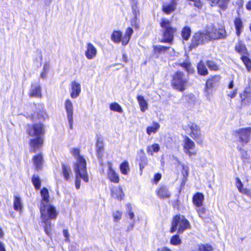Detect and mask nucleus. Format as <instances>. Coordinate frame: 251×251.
Wrapping results in <instances>:
<instances>
[{"label": "nucleus", "mask_w": 251, "mask_h": 251, "mask_svg": "<svg viewBox=\"0 0 251 251\" xmlns=\"http://www.w3.org/2000/svg\"><path fill=\"white\" fill-rule=\"evenodd\" d=\"M177 162L178 165L181 167V173L183 176L182 180L181 182V185H184L187 180V177L189 175V168L186 165L182 163L180 160L177 159Z\"/></svg>", "instance_id": "23"}, {"label": "nucleus", "mask_w": 251, "mask_h": 251, "mask_svg": "<svg viewBox=\"0 0 251 251\" xmlns=\"http://www.w3.org/2000/svg\"><path fill=\"white\" fill-rule=\"evenodd\" d=\"M40 194L41 200L40 201V211L42 223L44 224V229L46 234L50 237L51 235V220H55L58 213L55 207L50 202V195L48 189L46 187H43Z\"/></svg>", "instance_id": "2"}, {"label": "nucleus", "mask_w": 251, "mask_h": 251, "mask_svg": "<svg viewBox=\"0 0 251 251\" xmlns=\"http://www.w3.org/2000/svg\"><path fill=\"white\" fill-rule=\"evenodd\" d=\"M204 31L208 42L226 39L228 36L227 32L224 25L218 27L211 25L208 27Z\"/></svg>", "instance_id": "7"}, {"label": "nucleus", "mask_w": 251, "mask_h": 251, "mask_svg": "<svg viewBox=\"0 0 251 251\" xmlns=\"http://www.w3.org/2000/svg\"><path fill=\"white\" fill-rule=\"evenodd\" d=\"M4 237V233L1 228L0 227V238H3Z\"/></svg>", "instance_id": "62"}, {"label": "nucleus", "mask_w": 251, "mask_h": 251, "mask_svg": "<svg viewBox=\"0 0 251 251\" xmlns=\"http://www.w3.org/2000/svg\"><path fill=\"white\" fill-rule=\"evenodd\" d=\"M160 251H173L170 248L164 246L160 248Z\"/></svg>", "instance_id": "61"}, {"label": "nucleus", "mask_w": 251, "mask_h": 251, "mask_svg": "<svg viewBox=\"0 0 251 251\" xmlns=\"http://www.w3.org/2000/svg\"><path fill=\"white\" fill-rule=\"evenodd\" d=\"M233 87H234V79H233V78H232L228 83V88L229 89H232L233 88Z\"/></svg>", "instance_id": "58"}, {"label": "nucleus", "mask_w": 251, "mask_h": 251, "mask_svg": "<svg viewBox=\"0 0 251 251\" xmlns=\"http://www.w3.org/2000/svg\"><path fill=\"white\" fill-rule=\"evenodd\" d=\"M160 149V146L158 144L154 143L147 147V152L149 155H152L154 152H158Z\"/></svg>", "instance_id": "42"}, {"label": "nucleus", "mask_w": 251, "mask_h": 251, "mask_svg": "<svg viewBox=\"0 0 251 251\" xmlns=\"http://www.w3.org/2000/svg\"><path fill=\"white\" fill-rule=\"evenodd\" d=\"M234 49L235 52L241 56L250 53L246 45L241 40L238 41L235 45Z\"/></svg>", "instance_id": "19"}, {"label": "nucleus", "mask_w": 251, "mask_h": 251, "mask_svg": "<svg viewBox=\"0 0 251 251\" xmlns=\"http://www.w3.org/2000/svg\"><path fill=\"white\" fill-rule=\"evenodd\" d=\"M190 130L189 135L199 145H202L203 140L201 137L200 127L195 123H190L186 126Z\"/></svg>", "instance_id": "11"}, {"label": "nucleus", "mask_w": 251, "mask_h": 251, "mask_svg": "<svg viewBox=\"0 0 251 251\" xmlns=\"http://www.w3.org/2000/svg\"><path fill=\"white\" fill-rule=\"evenodd\" d=\"M137 100L139 103L141 111L142 112H145L148 109L147 101L142 95H138L137 96Z\"/></svg>", "instance_id": "37"}, {"label": "nucleus", "mask_w": 251, "mask_h": 251, "mask_svg": "<svg viewBox=\"0 0 251 251\" xmlns=\"http://www.w3.org/2000/svg\"><path fill=\"white\" fill-rule=\"evenodd\" d=\"M71 152L76 158V162L74 163L73 167L75 173V187L77 189H79L80 187V178H82L85 182L89 181L86 160L80 154V150L79 148L72 149Z\"/></svg>", "instance_id": "3"}, {"label": "nucleus", "mask_w": 251, "mask_h": 251, "mask_svg": "<svg viewBox=\"0 0 251 251\" xmlns=\"http://www.w3.org/2000/svg\"><path fill=\"white\" fill-rule=\"evenodd\" d=\"M140 152L141 153H142V154H143V156L146 155H145V152H144V151L143 149L140 150Z\"/></svg>", "instance_id": "64"}, {"label": "nucleus", "mask_w": 251, "mask_h": 251, "mask_svg": "<svg viewBox=\"0 0 251 251\" xmlns=\"http://www.w3.org/2000/svg\"><path fill=\"white\" fill-rule=\"evenodd\" d=\"M217 59H207L205 61V64L211 71L217 72L220 70V67L216 62Z\"/></svg>", "instance_id": "27"}, {"label": "nucleus", "mask_w": 251, "mask_h": 251, "mask_svg": "<svg viewBox=\"0 0 251 251\" xmlns=\"http://www.w3.org/2000/svg\"><path fill=\"white\" fill-rule=\"evenodd\" d=\"M187 1L190 4L192 2L193 6L199 9H201L203 6L202 0H187Z\"/></svg>", "instance_id": "48"}, {"label": "nucleus", "mask_w": 251, "mask_h": 251, "mask_svg": "<svg viewBox=\"0 0 251 251\" xmlns=\"http://www.w3.org/2000/svg\"><path fill=\"white\" fill-rule=\"evenodd\" d=\"M180 201L179 199H177L174 201L172 202V206L175 209L177 210H180Z\"/></svg>", "instance_id": "52"}, {"label": "nucleus", "mask_w": 251, "mask_h": 251, "mask_svg": "<svg viewBox=\"0 0 251 251\" xmlns=\"http://www.w3.org/2000/svg\"><path fill=\"white\" fill-rule=\"evenodd\" d=\"M111 194L112 197L120 201L123 200L124 197V193L121 187H113L111 190Z\"/></svg>", "instance_id": "29"}, {"label": "nucleus", "mask_w": 251, "mask_h": 251, "mask_svg": "<svg viewBox=\"0 0 251 251\" xmlns=\"http://www.w3.org/2000/svg\"><path fill=\"white\" fill-rule=\"evenodd\" d=\"M65 108L67 114L70 127L71 129H72L73 124V105L70 100L67 99L66 100L65 102Z\"/></svg>", "instance_id": "15"}, {"label": "nucleus", "mask_w": 251, "mask_h": 251, "mask_svg": "<svg viewBox=\"0 0 251 251\" xmlns=\"http://www.w3.org/2000/svg\"><path fill=\"white\" fill-rule=\"evenodd\" d=\"M13 208L15 210L18 211H22L23 209V205L21 200V198L18 196H15L13 202Z\"/></svg>", "instance_id": "41"}, {"label": "nucleus", "mask_w": 251, "mask_h": 251, "mask_svg": "<svg viewBox=\"0 0 251 251\" xmlns=\"http://www.w3.org/2000/svg\"><path fill=\"white\" fill-rule=\"evenodd\" d=\"M210 5L212 6L217 7L222 11H225L228 6L231 0H206Z\"/></svg>", "instance_id": "16"}, {"label": "nucleus", "mask_w": 251, "mask_h": 251, "mask_svg": "<svg viewBox=\"0 0 251 251\" xmlns=\"http://www.w3.org/2000/svg\"><path fill=\"white\" fill-rule=\"evenodd\" d=\"M241 98V103L242 105H245L250 103L251 101V92L244 91L242 94L240 95Z\"/></svg>", "instance_id": "31"}, {"label": "nucleus", "mask_w": 251, "mask_h": 251, "mask_svg": "<svg viewBox=\"0 0 251 251\" xmlns=\"http://www.w3.org/2000/svg\"><path fill=\"white\" fill-rule=\"evenodd\" d=\"M28 96L30 98H41L42 97V88L40 85H35L31 84L30 90L28 93Z\"/></svg>", "instance_id": "21"}, {"label": "nucleus", "mask_w": 251, "mask_h": 251, "mask_svg": "<svg viewBox=\"0 0 251 251\" xmlns=\"http://www.w3.org/2000/svg\"><path fill=\"white\" fill-rule=\"evenodd\" d=\"M63 233L64 237L66 238V240L68 241H70V235L69 232V231L67 229H64L63 230Z\"/></svg>", "instance_id": "55"}, {"label": "nucleus", "mask_w": 251, "mask_h": 251, "mask_svg": "<svg viewBox=\"0 0 251 251\" xmlns=\"http://www.w3.org/2000/svg\"><path fill=\"white\" fill-rule=\"evenodd\" d=\"M133 33V30L131 27H128L126 28L124 34V35L122 38L123 46H126V45L128 44Z\"/></svg>", "instance_id": "30"}, {"label": "nucleus", "mask_w": 251, "mask_h": 251, "mask_svg": "<svg viewBox=\"0 0 251 251\" xmlns=\"http://www.w3.org/2000/svg\"><path fill=\"white\" fill-rule=\"evenodd\" d=\"M182 147L184 152L189 157L195 156L197 154V151L195 150L196 145L194 142L186 135L183 136Z\"/></svg>", "instance_id": "10"}, {"label": "nucleus", "mask_w": 251, "mask_h": 251, "mask_svg": "<svg viewBox=\"0 0 251 251\" xmlns=\"http://www.w3.org/2000/svg\"><path fill=\"white\" fill-rule=\"evenodd\" d=\"M204 196L202 193L197 192L192 197V202L196 207H200L203 205Z\"/></svg>", "instance_id": "25"}, {"label": "nucleus", "mask_w": 251, "mask_h": 251, "mask_svg": "<svg viewBox=\"0 0 251 251\" xmlns=\"http://www.w3.org/2000/svg\"><path fill=\"white\" fill-rule=\"evenodd\" d=\"M178 0H171L169 3H164L161 7V11L166 15H170L175 11Z\"/></svg>", "instance_id": "13"}, {"label": "nucleus", "mask_w": 251, "mask_h": 251, "mask_svg": "<svg viewBox=\"0 0 251 251\" xmlns=\"http://www.w3.org/2000/svg\"><path fill=\"white\" fill-rule=\"evenodd\" d=\"M0 251H6L3 243L0 241Z\"/></svg>", "instance_id": "59"}, {"label": "nucleus", "mask_w": 251, "mask_h": 251, "mask_svg": "<svg viewBox=\"0 0 251 251\" xmlns=\"http://www.w3.org/2000/svg\"><path fill=\"white\" fill-rule=\"evenodd\" d=\"M157 196L161 199H168L171 197V193L168 187L164 184H160L156 189Z\"/></svg>", "instance_id": "14"}, {"label": "nucleus", "mask_w": 251, "mask_h": 251, "mask_svg": "<svg viewBox=\"0 0 251 251\" xmlns=\"http://www.w3.org/2000/svg\"><path fill=\"white\" fill-rule=\"evenodd\" d=\"M222 76L219 74H215L210 75L205 80L203 92L205 97L209 100L212 96L213 89L218 86Z\"/></svg>", "instance_id": "8"}, {"label": "nucleus", "mask_w": 251, "mask_h": 251, "mask_svg": "<svg viewBox=\"0 0 251 251\" xmlns=\"http://www.w3.org/2000/svg\"><path fill=\"white\" fill-rule=\"evenodd\" d=\"M81 92V85L76 81H73L71 83L70 96L73 99L78 97Z\"/></svg>", "instance_id": "17"}, {"label": "nucleus", "mask_w": 251, "mask_h": 251, "mask_svg": "<svg viewBox=\"0 0 251 251\" xmlns=\"http://www.w3.org/2000/svg\"><path fill=\"white\" fill-rule=\"evenodd\" d=\"M192 31L191 28L188 26H184L181 31V35L183 40L188 41L191 35Z\"/></svg>", "instance_id": "35"}, {"label": "nucleus", "mask_w": 251, "mask_h": 251, "mask_svg": "<svg viewBox=\"0 0 251 251\" xmlns=\"http://www.w3.org/2000/svg\"><path fill=\"white\" fill-rule=\"evenodd\" d=\"M188 80L184 72L176 71L171 75L170 84L173 89L183 92L187 89Z\"/></svg>", "instance_id": "6"}, {"label": "nucleus", "mask_w": 251, "mask_h": 251, "mask_svg": "<svg viewBox=\"0 0 251 251\" xmlns=\"http://www.w3.org/2000/svg\"><path fill=\"white\" fill-rule=\"evenodd\" d=\"M160 127V124L157 122H153L152 126H147L146 128L147 133L150 135L152 133H156Z\"/></svg>", "instance_id": "34"}, {"label": "nucleus", "mask_w": 251, "mask_h": 251, "mask_svg": "<svg viewBox=\"0 0 251 251\" xmlns=\"http://www.w3.org/2000/svg\"><path fill=\"white\" fill-rule=\"evenodd\" d=\"M97 54V49L91 43H88L86 44V50L85 52L86 57L91 60L95 58Z\"/></svg>", "instance_id": "18"}, {"label": "nucleus", "mask_w": 251, "mask_h": 251, "mask_svg": "<svg viewBox=\"0 0 251 251\" xmlns=\"http://www.w3.org/2000/svg\"><path fill=\"white\" fill-rule=\"evenodd\" d=\"M121 173L123 175H127L129 171L130 167L129 163L127 160L123 161L119 166Z\"/></svg>", "instance_id": "36"}, {"label": "nucleus", "mask_w": 251, "mask_h": 251, "mask_svg": "<svg viewBox=\"0 0 251 251\" xmlns=\"http://www.w3.org/2000/svg\"><path fill=\"white\" fill-rule=\"evenodd\" d=\"M214 250L212 246L209 244H200L198 246V251H213Z\"/></svg>", "instance_id": "44"}, {"label": "nucleus", "mask_w": 251, "mask_h": 251, "mask_svg": "<svg viewBox=\"0 0 251 251\" xmlns=\"http://www.w3.org/2000/svg\"><path fill=\"white\" fill-rule=\"evenodd\" d=\"M49 66L48 65H45L44 66L43 69L40 74L41 77L42 78L44 79V78H46L47 73L49 71Z\"/></svg>", "instance_id": "51"}, {"label": "nucleus", "mask_w": 251, "mask_h": 251, "mask_svg": "<svg viewBox=\"0 0 251 251\" xmlns=\"http://www.w3.org/2000/svg\"><path fill=\"white\" fill-rule=\"evenodd\" d=\"M32 182L36 190H38L40 188L41 181L38 176L33 175L32 177Z\"/></svg>", "instance_id": "45"}, {"label": "nucleus", "mask_w": 251, "mask_h": 251, "mask_svg": "<svg viewBox=\"0 0 251 251\" xmlns=\"http://www.w3.org/2000/svg\"><path fill=\"white\" fill-rule=\"evenodd\" d=\"M196 210L199 216L202 219H205L206 218V209L204 207L202 206H201L200 207H196Z\"/></svg>", "instance_id": "46"}, {"label": "nucleus", "mask_w": 251, "mask_h": 251, "mask_svg": "<svg viewBox=\"0 0 251 251\" xmlns=\"http://www.w3.org/2000/svg\"><path fill=\"white\" fill-rule=\"evenodd\" d=\"M61 175L66 181H69L72 175L71 167L67 163H62Z\"/></svg>", "instance_id": "24"}, {"label": "nucleus", "mask_w": 251, "mask_h": 251, "mask_svg": "<svg viewBox=\"0 0 251 251\" xmlns=\"http://www.w3.org/2000/svg\"><path fill=\"white\" fill-rule=\"evenodd\" d=\"M108 178L112 182L118 183L120 181V178L118 175L116 173L113 169L110 166L107 172Z\"/></svg>", "instance_id": "28"}, {"label": "nucleus", "mask_w": 251, "mask_h": 251, "mask_svg": "<svg viewBox=\"0 0 251 251\" xmlns=\"http://www.w3.org/2000/svg\"><path fill=\"white\" fill-rule=\"evenodd\" d=\"M96 148L98 158L99 160H102L104 153V145L103 141L99 139H97L96 144Z\"/></svg>", "instance_id": "22"}, {"label": "nucleus", "mask_w": 251, "mask_h": 251, "mask_svg": "<svg viewBox=\"0 0 251 251\" xmlns=\"http://www.w3.org/2000/svg\"><path fill=\"white\" fill-rule=\"evenodd\" d=\"M177 65L183 68L188 74H193L194 72V70L189 61L178 63Z\"/></svg>", "instance_id": "38"}, {"label": "nucleus", "mask_w": 251, "mask_h": 251, "mask_svg": "<svg viewBox=\"0 0 251 251\" xmlns=\"http://www.w3.org/2000/svg\"><path fill=\"white\" fill-rule=\"evenodd\" d=\"M114 221L115 222H118L120 221L122 217V212L120 211H116L115 212L112 214Z\"/></svg>", "instance_id": "49"}, {"label": "nucleus", "mask_w": 251, "mask_h": 251, "mask_svg": "<svg viewBox=\"0 0 251 251\" xmlns=\"http://www.w3.org/2000/svg\"><path fill=\"white\" fill-rule=\"evenodd\" d=\"M237 89H234V90L230 92L228 95V97H229L230 99L234 98L237 95Z\"/></svg>", "instance_id": "57"}, {"label": "nucleus", "mask_w": 251, "mask_h": 251, "mask_svg": "<svg viewBox=\"0 0 251 251\" xmlns=\"http://www.w3.org/2000/svg\"><path fill=\"white\" fill-rule=\"evenodd\" d=\"M162 175L160 173H157L154 174L153 178V181L155 184H157L160 180L161 179Z\"/></svg>", "instance_id": "53"}, {"label": "nucleus", "mask_w": 251, "mask_h": 251, "mask_svg": "<svg viewBox=\"0 0 251 251\" xmlns=\"http://www.w3.org/2000/svg\"><path fill=\"white\" fill-rule=\"evenodd\" d=\"M234 133L238 136L239 141L242 145L247 144L250 140L251 127L239 128L236 130Z\"/></svg>", "instance_id": "12"}, {"label": "nucleus", "mask_w": 251, "mask_h": 251, "mask_svg": "<svg viewBox=\"0 0 251 251\" xmlns=\"http://www.w3.org/2000/svg\"><path fill=\"white\" fill-rule=\"evenodd\" d=\"M179 234L173 235L170 238V243L173 246H178L182 244V241L179 235Z\"/></svg>", "instance_id": "43"}, {"label": "nucleus", "mask_w": 251, "mask_h": 251, "mask_svg": "<svg viewBox=\"0 0 251 251\" xmlns=\"http://www.w3.org/2000/svg\"><path fill=\"white\" fill-rule=\"evenodd\" d=\"M170 48V47H166L161 45H155L153 46V53L154 55H158L166 51Z\"/></svg>", "instance_id": "39"}, {"label": "nucleus", "mask_w": 251, "mask_h": 251, "mask_svg": "<svg viewBox=\"0 0 251 251\" xmlns=\"http://www.w3.org/2000/svg\"><path fill=\"white\" fill-rule=\"evenodd\" d=\"M25 131L28 136L31 137L28 141L29 152L35 153L39 151L33 155L32 161L34 170L40 171L43 169L44 163L43 153L39 151L44 144L45 126L42 122L29 124L26 126Z\"/></svg>", "instance_id": "1"}, {"label": "nucleus", "mask_w": 251, "mask_h": 251, "mask_svg": "<svg viewBox=\"0 0 251 251\" xmlns=\"http://www.w3.org/2000/svg\"><path fill=\"white\" fill-rule=\"evenodd\" d=\"M139 166H140V171L141 172V173H142V171H143V169L145 168V165H139Z\"/></svg>", "instance_id": "63"}, {"label": "nucleus", "mask_w": 251, "mask_h": 251, "mask_svg": "<svg viewBox=\"0 0 251 251\" xmlns=\"http://www.w3.org/2000/svg\"><path fill=\"white\" fill-rule=\"evenodd\" d=\"M110 109L111 110L122 113L123 112L121 106L117 102H113L110 104Z\"/></svg>", "instance_id": "47"}, {"label": "nucleus", "mask_w": 251, "mask_h": 251, "mask_svg": "<svg viewBox=\"0 0 251 251\" xmlns=\"http://www.w3.org/2000/svg\"><path fill=\"white\" fill-rule=\"evenodd\" d=\"M159 25L162 29V38L160 42L172 44L177 32V28L172 26L171 20L164 17L161 19Z\"/></svg>", "instance_id": "4"}, {"label": "nucleus", "mask_w": 251, "mask_h": 251, "mask_svg": "<svg viewBox=\"0 0 251 251\" xmlns=\"http://www.w3.org/2000/svg\"><path fill=\"white\" fill-rule=\"evenodd\" d=\"M207 40V37L204 30H199L195 32L192 36L191 42L188 45L189 50H192L197 48L198 46L204 44Z\"/></svg>", "instance_id": "9"}, {"label": "nucleus", "mask_w": 251, "mask_h": 251, "mask_svg": "<svg viewBox=\"0 0 251 251\" xmlns=\"http://www.w3.org/2000/svg\"><path fill=\"white\" fill-rule=\"evenodd\" d=\"M235 182L236 187L241 193L244 194H248L249 193V190L244 187L243 184L239 177H236Z\"/></svg>", "instance_id": "40"}, {"label": "nucleus", "mask_w": 251, "mask_h": 251, "mask_svg": "<svg viewBox=\"0 0 251 251\" xmlns=\"http://www.w3.org/2000/svg\"><path fill=\"white\" fill-rule=\"evenodd\" d=\"M197 73L201 76H206L209 74V71L202 61L199 62L197 65Z\"/></svg>", "instance_id": "26"}, {"label": "nucleus", "mask_w": 251, "mask_h": 251, "mask_svg": "<svg viewBox=\"0 0 251 251\" xmlns=\"http://www.w3.org/2000/svg\"><path fill=\"white\" fill-rule=\"evenodd\" d=\"M122 32L120 30H114L111 35V40L116 44L122 43Z\"/></svg>", "instance_id": "32"}, {"label": "nucleus", "mask_w": 251, "mask_h": 251, "mask_svg": "<svg viewBox=\"0 0 251 251\" xmlns=\"http://www.w3.org/2000/svg\"><path fill=\"white\" fill-rule=\"evenodd\" d=\"M126 207L128 210V215H129V218L131 220H132L134 218V214L132 211V207L131 204L129 203L126 204Z\"/></svg>", "instance_id": "50"}, {"label": "nucleus", "mask_w": 251, "mask_h": 251, "mask_svg": "<svg viewBox=\"0 0 251 251\" xmlns=\"http://www.w3.org/2000/svg\"><path fill=\"white\" fill-rule=\"evenodd\" d=\"M235 29V34L239 37L244 29V24L241 18L240 17H236L233 21Z\"/></svg>", "instance_id": "20"}, {"label": "nucleus", "mask_w": 251, "mask_h": 251, "mask_svg": "<svg viewBox=\"0 0 251 251\" xmlns=\"http://www.w3.org/2000/svg\"><path fill=\"white\" fill-rule=\"evenodd\" d=\"M36 114V117L37 118L39 119V116L40 115V113L39 112H34L33 114H31L30 116H29V119L31 121H32V122H34L35 121V115Z\"/></svg>", "instance_id": "56"}, {"label": "nucleus", "mask_w": 251, "mask_h": 251, "mask_svg": "<svg viewBox=\"0 0 251 251\" xmlns=\"http://www.w3.org/2000/svg\"><path fill=\"white\" fill-rule=\"evenodd\" d=\"M240 59L245 66L247 71L250 72L251 71V59L250 58V53L241 55Z\"/></svg>", "instance_id": "33"}, {"label": "nucleus", "mask_w": 251, "mask_h": 251, "mask_svg": "<svg viewBox=\"0 0 251 251\" xmlns=\"http://www.w3.org/2000/svg\"><path fill=\"white\" fill-rule=\"evenodd\" d=\"M191 227L188 220L184 215L179 213L174 215L172 219L170 232L171 233L176 232L178 234H182L187 229Z\"/></svg>", "instance_id": "5"}, {"label": "nucleus", "mask_w": 251, "mask_h": 251, "mask_svg": "<svg viewBox=\"0 0 251 251\" xmlns=\"http://www.w3.org/2000/svg\"><path fill=\"white\" fill-rule=\"evenodd\" d=\"M246 7L248 10H251V0L249 1L247 3Z\"/></svg>", "instance_id": "60"}, {"label": "nucleus", "mask_w": 251, "mask_h": 251, "mask_svg": "<svg viewBox=\"0 0 251 251\" xmlns=\"http://www.w3.org/2000/svg\"><path fill=\"white\" fill-rule=\"evenodd\" d=\"M147 162L148 159L146 155L142 156V157H140L139 165L146 166V165L147 164Z\"/></svg>", "instance_id": "54"}]
</instances>
